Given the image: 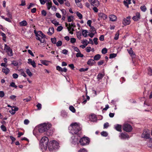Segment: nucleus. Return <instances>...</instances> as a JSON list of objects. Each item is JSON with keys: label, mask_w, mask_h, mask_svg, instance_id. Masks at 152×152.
<instances>
[{"label": "nucleus", "mask_w": 152, "mask_h": 152, "mask_svg": "<svg viewBox=\"0 0 152 152\" xmlns=\"http://www.w3.org/2000/svg\"><path fill=\"white\" fill-rule=\"evenodd\" d=\"M51 126V124L49 123H44L40 124L35 128L33 131V133L34 135L36 136L38 135L39 133L46 132V134L48 135H51L53 134V132H49L50 131L49 129Z\"/></svg>", "instance_id": "f257e3e1"}, {"label": "nucleus", "mask_w": 152, "mask_h": 152, "mask_svg": "<svg viewBox=\"0 0 152 152\" xmlns=\"http://www.w3.org/2000/svg\"><path fill=\"white\" fill-rule=\"evenodd\" d=\"M69 129L70 132L74 134L80 133L81 128L79 123L75 122L69 126Z\"/></svg>", "instance_id": "f03ea898"}, {"label": "nucleus", "mask_w": 152, "mask_h": 152, "mask_svg": "<svg viewBox=\"0 0 152 152\" xmlns=\"http://www.w3.org/2000/svg\"><path fill=\"white\" fill-rule=\"evenodd\" d=\"M35 34L36 39L40 41L41 43H43L45 42V35L42 31H37L36 30L34 31Z\"/></svg>", "instance_id": "7ed1b4c3"}, {"label": "nucleus", "mask_w": 152, "mask_h": 152, "mask_svg": "<svg viewBox=\"0 0 152 152\" xmlns=\"http://www.w3.org/2000/svg\"><path fill=\"white\" fill-rule=\"evenodd\" d=\"M49 139L47 137H43L40 142L39 146L42 149L46 150L47 148Z\"/></svg>", "instance_id": "20e7f679"}, {"label": "nucleus", "mask_w": 152, "mask_h": 152, "mask_svg": "<svg viewBox=\"0 0 152 152\" xmlns=\"http://www.w3.org/2000/svg\"><path fill=\"white\" fill-rule=\"evenodd\" d=\"M58 143L55 140H53L50 142L48 148L50 151H52L58 148Z\"/></svg>", "instance_id": "39448f33"}, {"label": "nucleus", "mask_w": 152, "mask_h": 152, "mask_svg": "<svg viewBox=\"0 0 152 152\" xmlns=\"http://www.w3.org/2000/svg\"><path fill=\"white\" fill-rule=\"evenodd\" d=\"M89 142L90 140L89 138L86 137H83L79 141V142L80 143V144L82 145H87L89 144Z\"/></svg>", "instance_id": "423d86ee"}, {"label": "nucleus", "mask_w": 152, "mask_h": 152, "mask_svg": "<svg viewBox=\"0 0 152 152\" xmlns=\"http://www.w3.org/2000/svg\"><path fill=\"white\" fill-rule=\"evenodd\" d=\"M80 139V137L78 135H73L71 137L70 141L72 144L75 145L76 144H78Z\"/></svg>", "instance_id": "0eeeda50"}, {"label": "nucleus", "mask_w": 152, "mask_h": 152, "mask_svg": "<svg viewBox=\"0 0 152 152\" xmlns=\"http://www.w3.org/2000/svg\"><path fill=\"white\" fill-rule=\"evenodd\" d=\"M4 50L6 51V52L7 53V55L9 56H13V54L12 49L6 44H4Z\"/></svg>", "instance_id": "6e6552de"}, {"label": "nucleus", "mask_w": 152, "mask_h": 152, "mask_svg": "<svg viewBox=\"0 0 152 152\" xmlns=\"http://www.w3.org/2000/svg\"><path fill=\"white\" fill-rule=\"evenodd\" d=\"M123 128L124 130L127 132H130L132 129V126L128 124H124L123 125Z\"/></svg>", "instance_id": "1a4fd4ad"}, {"label": "nucleus", "mask_w": 152, "mask_h": 152, "mask_svg": "<svg viewBox=\"0 0 152 152\" xmlns=\"http://www.w3.org/2000/svg\"><path fill=\"white\" fill-rule=\"evenodd\" d=\"M141 137L149 139L150 137V133L149 131L147 129L144 130Z\"/></svg>", "instance_id": "9d476101"}, {"label": "nucleus", "mask_w": 152, "mask_h": 152, "mask_svg": "<svg viewBox=\"0 0 152 152\" xmlns=\"http://www.w3.org/2000/svg\"><path fill=\"white\" fill-rule=\"evenodd\" d=\"M131 18L129 16L127 17L126 18H124L122 21L123 24L124 26H126L130 24V23Z\"/></svg>", "instance_id": "9b49d317"}, {"label": "nucleus", "mask_w": 152, "mask_h": 152, "mask_svg": "<svg viewBox=\"0 0 152 152\" xmlns=\"http://www.w3.org/2000/svg\"><path fill=\"white\" fill-rule=\"evenodd\" d=\"M90 2L91 3V5L94 7H98L99 6V2L97 0H90Z\"/></svg>", "instance_id": "f8f14e48"}, {"label": "nucleus", "mask_w": 152, "mask_h": 152, "mask_svg": "<svg viewBox=\"0 0 152 152\" xmlns=\"http://www.w3.org/2000/svg\"><path fill=\"white\" fill-rule=\"evenodd\" d=\"M99 19L100 20H105L107 18V16L105 14L100 13L99 14Z\"/></svg>", "instance_id": "ddd939ff"}, {"label": "nucleus", "mask_w": 152, "mask_h": 152, "mask_svg": "<svg viewBox=\"0 0 152 152\" xmlns=\"http://www.w3.org/2000/svg\"><path fill=\"white\" fill-rule=\"evenodd\" d=\"M140 19V14L138 12L136 13L135 15L132 17V19L134 21H137Z\"/></svg>", "instance_id": "4468645a"}, {"label": "nucleus", "mask_w": 152, "mask_h": 152, "mask_svg": "<svg viewBox=\"0 0 152 152\" xmlns=\"http://www.w3.org/2000/svg\"><path fill=\"white\" fill-rule=\"evenodd\" d=\"M18 108L15 106H13L12 108V110H10L9 112L12 114H14L15 113V112L17 111Z\"/></svg>", "instance_id": "2eb2a0df"}, {"label": "nucleus", "mask_w": 152, "mask_h": 152, "mask_svg": "<svg viewBox=\"0 0 152 152\" xmlns=\"http://www.w3.org/2000/svg\"><path fill=\"white\" fill-rule=\"evenodd\" d=\"M119 137L121 139H126L129 137V135L126 133H121L119 135Z\"/></svg>", "instance_id": "dca6fc26"}, {"label": "nucleus", "mask_w": 152, "mask_h": 152, "mask_svg": "<svg viewBox=\"0 0 152 152\" xmlns=\"http://www.w3.org/2000/svg\"><path fill=\"white\" fill-rule=\"evenodd\" d=\"M28 64H30L34 67H35L36 66V63L34 61H32L31 59H28Z\"/></svg>", "instance_id": "f3484780"}, {"label": "nucleus", "mask_w": 152, "mask_h": 152, "mask_svg": "<svg viewBox=\"0 0 152 152\" xmlns=\"http://www.w3.org/2000/svg\"><path fill=\"white\" fill-rule=\"evenodd\" d=\"M90 120L92 122H94L96 120L97 118L94 114H92L89 116Z\"/></svg>", "instance_id": "a211bd4d"}, {"label": "nucleus", "mask_w": 152, "mask_h": 152, "mask_svg": "<svg viewBox=\"0 0 152 152\" xmlns=\"http://www.w3.org/2000/svg\"><path fill=\"white\" fill-rule=\"evenodd\" d=\"M54 30L53 27H50L48 29V31L47 32L49 36H51L54 33Z\"/></svg>", "instance_id": "6ab92c4d"}, {"label": "nucleus", "mask_w": 152, "mask_h": 152, "mask_svg": "<svg viewBox=\"0 0 152 152\" xmlns=\"http://www.w3.org/2000/svg\"><path fill=\"white\" fill-rule=\"evenodd\" d=\"M115 129L117 131L121 132V131L122 126L121 125L117 124L114 126Z\"/></svg>", "instance_id": "aec40b11"}, {"label": "nucleus", "mask_w": 152, "mask_h": 152, "mask_svg": "<svg viewBox=\"0 0 152 152\" xmlns=\"http://www.w3.org/2000/svg\"><path fill=\"white\" fill-rule=\"evenodd\" d=\"M148 147L150 148H152V139L150 138L147 142Z\"/></svg>", "instance_id": "412c9836"}, {"label": "nucleus", "mask_w": 152, "mask_h": 152, "mask_svg": "<svg viewBox=\"0 0 152 152\" xmlns=\"http://www.w3.org/2000/svg\"><path fill=\"white\" fill-rule=\"evenodd\" d=\"M95 63L94 60L91 59L88 61L87 62V64L89 66H92Z\"/></svg>", "instance_id": "4be33fe9"}, {"label": "nucleus", "mask_w": 152, "mask_h": 152, "mask_svg": "<svg viewBox=\"0 0 152 152\" xmlns=\"http://www.w3.org/2000/svg\"><path fill=\"white\" fill-rule=\"evenodd\" d=\"M109 18L110 20L112 21H115L117 18L116 16L113 15H110L109 16Z\"/></svg>", "instance_id": "5701e85b"}, {"label": "nucleus", "mask_w": 152, "mask_h": 152, "mask_svg": "<svg viewBox=\"0 0 152 152\" xmlns=\"http://www.w3.org/2000/svg\"><path fill=\"white\" fill-rule=\"evenodd\" d=\"M127 51L130 54V56H132V58L135 57V56L134 53L132 49L130 48L129 50H127Z\"/></svg>", "instance_id": "b1692460"}, {"label": "nucleus", "mask_w": 152, "mask_h": 152, "mask_svg": "<svg viewBox=\"0 0 152 152\" xmlns=\"http://www.w3.org/2000/svg\"><path fill=\"white\" fill-rule=\"evenodd\" d=\"M19 24L20 26H27V23L26 21L23 20L20 22Z\"/></svg>", "instance_id": "393cba45"}, {"label": "nucleus", "mask_w": 152, "mask_h": 152, "mask_svg": "<svg viewBox=\"0 0 152 152\" xmlns=\"http://www.w3.org/2000/svg\"><path fill=\"white\" fill-rule=\"evenodd\" d=\"M67 29L70 34H73V31H74V29L73 28L70 26H69L68 27H67Z\"/></svg>", "instance_id": "a878e982"}, {"label": "nucleus", "mask_w": 152, "mask_h": 152, "mask_svg": "<svg viewBox=\"0 0 152 152\" xmlns=\"http://www.w3.org/2000/svg\"><path fill=\"white\" fill-rule=\"evenodd\" d=\"M104 75V73H99L97 76V79L98 80H101Z\"/></svg>", "instance_id": "bb28decb"}, {"label": "nucleus", "mask_w": 152, "mask_h": 152, "mask_svg": "<svg viewBox=\"0 0 152 152\" xmlns=\"http://www.w3.org/2000/svg\"><path fill=\"white\" fill-rule=\"evenodd\" d=\"M41 63L43 64L45 66H48L50 61L46 60H41Z\"/></svg>", "instance_id": "cd10ccee"}, {"label": "nucleus", "mask_w": 152, "mask_h": 152, "mask_svg": "<svg viewBox=\"0 0 152 152\" xmlns=\"http://www.w3.org/2000/svg\"><path fill=\"white\" fill-rule=\"evenodd\" d=\"M2 71L6 75H7L9 73L10 70L8 68L5 67L2 68Z\"/></svg>", "instance_id": "c85d7f7f"}, {"label": "nucleus", "mask_w": 152, "mask_h": 152, "mask_svg": "<svg viewBox=\"0 0 152 152\" xmlns=\"http://www.w3.org/2000/svg\"><path fill=\"white\" fill-rule=\"evenodd\" d=\"M46 5L47 9L48 10H49L50 8H51L52 6V3L51 1L48 2L46 3Z\"/></svg>", "instance_id": "c756f323"}, {"label": "nucleus", "mask_w": 152, "mask_h": 152, "mask_svg": "<svg viewBox=\"0 0 152 152\" xmlns=\"http://www.w3.org/2000/svg\"><path fill=\"white\" fill-rule=\"evenodd\" d=\"M101 58V55L100 54H97L94 57V60H99Z\"/></svg>", "instance_id": "7c9ffc66"}, {"label": "nucleus", "mask_w": 152, "mask_h": 152, "mask_svg": "<svg viewBox=\"0 0 152 152\" xmlns=\"http://www.w3.org/2000/svg\"><path fill=\"white\" fill-rule=\"evenodd\" d=\"M88 33V32L87 30H83L82 31V35L84 37H87V34Z\"/></svg>", "instance_id": "2f4dec72"}, {"label": "nucleus", "mask_w": 152, "mask_h": 152, "mask_svg": "<svg viewBox=\"0 0 152 152\" xmlns=\"http://www.w3.org/2000/svg\"><path fill=\"white\" fill-rule=\"evenodd\" d=\"M74 20V17L72 16H69L67 18V21L68 22H70Z\"/></svg>", "instance_id": "473e14b6"}, {"label": "nucleus", "mask_w": 152, "mask_h": 152, "mask_svg": "<svg viewBox=\"0 0 152 152\" xmlns=\"http://www.w3.org/2000/svg\"><path fill=\"white\" fill-rule=\"evenodd\" d=\"M96 33V31L94 29L93 30V32H92V33H90L89 34H88V35L91 38L93 37L95 33Z\"/></svg>", "instance_id": "72a5a7b5"}, {"label": "nucleus", "mask_w": 152, "mask_h": 152, "mask_svg": "<svg viewBox=\"0 0 152 152\" xmlns=\"http://www.w3.org/2000/svg\"><path fill=\"white\" fill-rule=\"evenodd\" d=\"M140 9L143 12H145L147 10L146 7L144 5L141 6L140 7Z\"/></svg>", "instance_id": "f704fd0d"}, {"label": "nucleus", "mask_w": 152, "mask_h": 152, "mask_svg": "<svg viewBox=\"0 0 152 152\" xmlns=\"http://www.w3.org/2000/svg\"><path fill=\"white\" fill-rule=\"evenodd\" d=\"M83 55L81 53L80 51V52H78L76 54V56L77 57H83Z\"/></svg>", "instance_id": "c9c22d12"}, {"label": "nucleus", "mask_w": 152, "mask_h": 152, "mask_svg": "<svg viewBox=\"0 0 152 152\" xmlns=\"http://www.w3.org/2000/svg\"><path fill=\"white\" fill-rule=\"evenodd\" d=\"M119 31H118L116 33V34L115 35V37L114 38V39L116 40H118V39L119 35Z\"/></svg>", "instance_id": "e433bc0d"}, {"label": "nucleus", "mask_w": 152, "mask_h": 152, "mask_svg": "<svg viewBox=\"0 0 152 152\" xmlns=\"http://www.w3.org/2000/svg\"><path fill=\"white\" fill-rule=\"evenodd\" d=\"M76 15L77 16L79 17L80 19H81L82 18V15L79 12H76Z\"/></svg>", "instance_id": "4c0bfd02"}, {"label": "nucleus", "mask_w": 152, "mask_h": 152, "mask_svg": "<svg viewBox=\"0 0 152 152\" xmlns=\"http://www.w3.org/2000/svg\"><path fill=\"white\" fill-rule=\"evenodd\" d=\"M148 74L150 75H152V69L150 67L148 68Z\"/></svg>", "instance_id": "58836bf2"}, {"label": "nucleus", "mask_w": 152, "mask_h": 152, "mask_svg": "<svg viewBox=\"0 0 152 152\" xmlns=\"http://www.w3.org/2000/svg\"><path fill=\"white\" fill-rule=\"evenodd\" d=\"M101 135L104 137H107L108 135V133L107 132L103 131L101 132Z\"/></svg>", "instance_id": "ea45409f"}, {"label": "nucleus", "mask_w": 152, "mask_h": 152, "mask_svg": "<svg viewBox=\"0 0 152 152\" xmlns=\"http://www.w3.org/2000/svg\"><path fill=\"white\" fill-rule=\"evenodd\" d=\"M69 109L73 113H75V110L72 106H70L69 107Z\"/></svg>", "instance_id": "a19ab883"}, {"label": "nucleus", "mask_w": 152, "mask_h": 152, "mask_svg": "<svg viewBox=\"0 0 152 152\" xmlns=\"http://www.w3.org/2000/svg\"><path fill=\"white\" fill-rule=\"evenodd\" d=\"M51 42L53 44H56V38H52L51 39Z\"/></svg>", "instance_id": "79ce46f5"}, {"label": "nucleus", "mask_w": 152, "mask_h": 152, "mask_svg": "<svg viewBox=\"0 0 152 152\" xmlns=\"http://www.w3.org/2000/svg\"><path fill=\"white\" fill-rule=\"evenodd\" d=\"M117 56L116 54L115 53H112L110 55V58H113Z\"/></svg>", "instance_id": "37998d69"}, {"label": "nucleus", "mask_w": 152, "mask_h": 152, "mask_svg": "<svg viewBox=\"0 0 152 152\" xmlns=\"http://www.w3.org/2000/svg\"><path fill=\"white\" fill-rule=\"evenodd\" d=\"M52 23L56 26H57L59 24V23L58 22L54 20H52Z\"/></svg>", "instance_id": "c03bdc74"}, {"label": "nucleus", "mask_w": 152, "mask_h": 152, "mask_svg": "<svg viewBox=\"0 0 152 152\" xmlns=\"http://www.w3.org/2000/svg\"><path fill=\"white\" fill-rule=\"evenodd\" d=\"M26 72L27 74L29 76L31 77L32 76V74L29 69H26Z\"/></svg>", "instance_id": "a18cd8bd"}, {"label": "nucleus", "mask_w": 152, "mask_h": 152, "mask_svg": "<svg viewBox=\"0 0 152 152\" xmlns=\"http://www.w3.org/2000/svg\"><path fill=\"white\" fill-rule=\"evenodd\" d=\"M107 49L105 48H103L102 50V53L103 54H105L107 52Z\"/></svg>", "instance_id": "49530a36"}, {"label": "nucleus", "mask_w": 152, "mask_h": 152, "mask_svg": "<svg viewBox=\"0 0 152 152\" xmlns=\"http://www.w3.org/2000/svg\"><path fill=\"white\" fill-rule=\"evenodd\" d=\"M88 69V68H81L79 69V71L80 72H83L87 71Z\"/></svg>", "instance_id": "de8ad7c7"}, {"label": "nucleus", "mask_w": 152, "mask_h": 152, "mask_svg": "<svg viewBox=\"0 0 152 152\" xmlns=\"http://www.w3.org/2000/svg\"><path fill=\"white\" fill-rule=\"evenodd\" d=\"M12 64L13 65L15 66H18V63L17 61H12Z\"/></svg>", "instance_id": "09e8293b"}, {"label": "nucleus", "mask_w": 152, "mask_h": 152, "mask_svg": "<svg viewBox=\"0 0 152 152\" xmlns=\"http://www.w3.org/2000/svg\"><path fill=\"white\" fill-rule=\"evenodd\" d=\"M10 86L11 87H14L16 88H17V86L15 85V83L14 82H12L10 84Z\"/></svg>", "instance_id": "8fccbe9b"}, {"label": "nucleus", "mask_w": 152, "mask_h": 152, "mask_svg": "<svg viewBox=\"0 0 152 152\" xmlns=\"http://www.w3.org/2000/svg\"><path fill=\"white\" fill-rule=\"evenodd\" d=\"M72 48L77 53L80 52V51L79 49L77 47L73 46L72 47Z\"/></svg>", "instance_id": "3c124183"}, {"label": "nucleus", "mask_w": 152, "mask_h": 152, "mask_svg": "<svg viewBox=\"0 0 152 152\" xmlns=\"http://www.w3.org/2000/svg\"><path fill=\"white\" fill-rule=\"evenodd\" d=\"M56 46L57 47L60 46L62 44V42L61 41H58L56 43Z\"/></svg>", "instance_id": "603ef678"}, {"label": "nucleus", "mask_w": 152, "mask_h": 152, "mask_svg": "<svg viewBox=\"0 0 152 152\" xmlns=\"http://www.w3.org/2000/svg\"><path fill=\"white\" fill-rule=\"evenodd\" d=\"M81 42L82 43L84 44H86V45L89 43V42H88V40L86 39H85L83 41H82Z\"/></svg>", "instance_id": "864d4df0"}, {"label": "nucleus", "mask_w": 152, "mask_h": 152, "mask_svg": "<svg viewBox=\"0 0 152 152\" xmlns=\"http://www.w3.org/2000/svg\"><path fill=\"white\" fill-rule=\"evenodd\" d=\"M63 28V27L62 26H58L57 29V30L58 31H61Z\"/></svg>", "instance_id": "5fc2aeb1"}, {"label": "nucleus", "mask_w": 152, "mask_h": 152, "mask_svg": "<svg viewBox=\"0 0 152 152\" xmlns=\"http://www.w3.org/2000/svg\"><path fill=\"white\" fill-rule=\"evenodd\" d=\"M61 10L62 13V15H65L66 14V10L64 9H62Z\"/></svg>", "instance_id": "6e6d98bb"}, {"label": "nucleus", "mask_w": 152, "mask_h": 152, "mask_svg": "<svg viewBox=\"0 0 152 152\" xmlns=\"http://www.w3.org/2000/svg\"><path fill=\"white\" fill-rule=\"evenodd\" d=\"M1 128L3 131L5 132L7 130L6 127L3 125H2L1 126Z\"/></svg>", "instance_id": "4d7b16f0"}, {"label": "nucleus", "mask_w": 152, "mask_h": 152, "mask_svg": "<svg viewBox=\"0 0 152 152\" xmlns=\"http://www.w3.org/2000/svg\"><path fill=\"white\" fill-rule=\"evenodd\" d=\"M16 96L14 95H12L10 96V99L12 100H16Z\"/></svg>", "instance_id": "13d9d810"}, {"label": "nucleus", "mask_w": 152, "mask_h": 152, "mask_svg": "<svg viewBox=\"0 0 152 152\" xmlns=\"http://www.w3.org/2000/svg\"><path fill=\"white\" fill-rule=\"evenodd\" d=\"M76 39L75 38H72L70 39V42L72 43H75L76 42Z\"/></svg>", "instance_id": "bf43d9fd"}, {"label": "nucleus", "mask_w": 152, "mask_h": 152, "mask_svg": "<svg viewBox=\"0 0 152 152\" xmlns=\"http://www.w3.org/2000/svg\"><path fill=\"white\" fill-rule=\"evenodd\" d=\"M26 4L25 1V0H22L21 1V4L20 5V6H24Z\"/></svg>", "instance_id": "052dcab7"}, {"label": "nucleus", "mask_w": 152, "mask_h": 152, "mask_svg": "<svg viewBox=\"0 0 152 152\" xmlns=\"http://www.w3.org/2000/svg\"><path fill=\"white\" fill-rule=\"evenodd\" d=\"M56 69L59 71L61 72L62 68L61 67L59 66H58L56 67Z\"/></svg>", "instance_id": "680f3d73"}, {"label": "nucleus", "mask_w": 152, "mask_h": 152, "mask_svg": "<svg viewBox=\"0 0 152 152\" xmlns=\"http://www.w3.org/2000/svg\"><path fill=\"white\" fill-rule=\"evenodd\" d=\"M104 61L103 60H101L98 62V64L99 66L102 65L103 64Z\"/></svg>", "instance_id": "e2e57ef3"}, {"label": "nucleus", "mask_w": 152, "mask_h": 152, "mask_svg": "<svg viewBox=\"0 0 152 152\" xmlns=\"http://www.w3.org/2000/svg\"><path fill=\"white\" fill-rule=\"evenodd\" d=\"M68 66L69 67H70L72 69H74V68H75V66L73 64H69Z\"/></svg>", "instance_id": "0e129e2a"}, {"label": "nucleus", "mask_w": 152, "mask_h": 152, "mask_svg": "<svg viewBox=\"0 0 152 152\" xmlns=\"http://www.w3.org/2000/svg\"><path fill=\"white\" fill-rule=\"evenodd\" d=\"M68 51L66 49L63 50H62V53L66 55L67 54Z\"/></svg>", "instance_id": "69168bd1"}, {"label": "nucleus", "mask_w": 152, "mask_h": 152, "mask_svg": "<svg viewBox=\"0 0 152 152\" xmlns=\"http://www.w3.org/2000/svg\"><path fill=\"white\" fill-rule=\"evenodd\" d=\"M41 14L43 16H45L46 15L47 13L44 10H43L41 12Z\"/></svg>", "instance_id": "338daca9"}, {"label": "nucleus", "mask_w": 152, "mask_h": 152, "mask_svg": "<svg viewBox=\"0 0 152 152\" xmlns=\"http://www.w3.org/2000/svg\"><path fill=\"white\" fill-rule=\"evenodd\" d=\"M78 152H87L85 148L80 149Z\"/></svg>", "instance_id": "774afa93"}]
</instances>
